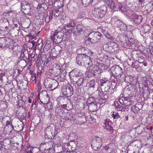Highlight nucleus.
I'll list each match as a JSON object with an SVG mask.
<instances>
[{"label": "nucleus", "mask_w": 153, "mask_h": 153, "mask_svg": "<svg viewBox=\"0 0 153 153\" xmlns=\"http://www.w3.org/2000/svg\"><path fill=\"white\" fill-rule=\"evenodd\" d=\"M57 128L53 124H51L45 130V138L50 139L54 138L57 132Z\"/></svg>", "instance_id": "obj_1"}, {"label": "nucleus", "mask_w": 153, "mask_h": 153, "mask_svg": "<svg viewBox=\"0 0 153 153\" xmlns=\"http://www.w3.org/2000/svg\"><path fill=\"white\" fill-rule=\"evenodd\" d=\"M127 16L133 23L138 25L140 23L143 19L141 16L131 11H129L127 13Z\"/></svg>", "instance_id": "obj_2"}, {"label": "nucleus", "mask_w": 153, "mask_h": 153, "mask_svg": "<svg viewBox=\"0 0 153 153\" xmlns=\"http://www.w3.org/2000/svg\"><path fill=\"white\" fill-rule=\"evenodd\" d=\"M107 10L106 6L103 5L99 7L95 8L92 12L94 16L97 18H100L102 17L105 14Z\"/></svg>", "instance_id": "obj_3"}, {"label": "nucleus", "mask_w": 153, "mask_h": 153, "mask_svg": "<svg viewBox=\"0 0 153 153\" xmlns=\"http://www.w3.org/2000/svg\"><path fill=\"white\" fill-rule=\"evenodd\" d=\"M100 83L101 85V88L102 91H104L108 93L111 92L113 90L111 87V83L105 79H102L100 80Z\"/></svg>", "instance_id": "obj_4"}, {"label": "nucleus", "mask_w": 153, "mask_h": 153, "mask_svg": "<svg viewBox=\"0 0 153 153\" xmlns=\"http://www.w3.org/2000/svg\"><path fill=\"white\" fill-rule=\"evenodd\" d=\"M93 69V74L95 77L99 78L101 76L100 73L105 68V65L103 64H98L96 66H92L91 69Z\"/></svg>", "instance_id": "obj_5"}, {"label": "nucleus", "mask_w": 153, "mask_h": 153, "mask_svg": "<svg viewBox=\"0 0 153 153\" xmlns=\"http://www.w3.org/2000/svg\"><path fill=\"white\" fill-rule=\"evenodd\" d=\"M102 145V139L99 137H96L91 142V146L94 150H99Z\"/></svg>", "instance_id": "obj_6"}, {"label": "nucleus", "mask_w": 153, "mask_h": 153, "mask_svg": "<svg viewBox=\"0 0 153 153\" xmlns=\"http://www.w3.org/2000/svg\"><path fill=\"white\" fill-rule=\"evenodd\" d=\"M61 92L64 96L70 97L73 94V89L70 85H64L62 88Z\"/></svg>", "instance_id": "obj_7"}, {"label": "nucleus", "mask_w": 153, "mask_h": 153, "mask_svg": "<svg viewBox=\"0 0 153 153\" xmlns=\"http://www.w3.org/2000/svg\"><path fill=\"white\" fill-rule=\"evenodd\" d=\"M69 75L70 79L72 81H75L78 78L83 76L82 73L77 69L73 70L70 72Z\"/></svg>", "instance_id": "obj_8"}, {"label": "nucleus", "mask_w": 153, "mask_h": 153, "mask_svg": "<svg viewBox=\"0 0 153 153\" xmlns=\"http://www.w3.org/2000/svg\"><path fill=\"white\" fill-rule=\"evenodd\" d=\"M40 101L43 104H46L50 100L49 96L47 91L44 90L38 94Z\"/></svg>", "instance_id": "obj_9"}, {"label": "nucleus", "mask_w": 153, "mask_h": 153, "mask_svg": "<svg viewBox=\"0 0 153 153\" xmlns=\"http://www.w3.org/2000/svg\"><path fill=\"white\" fill-rule=\"evenodd\" d=\"M112 122L108 119H106L105 120L103 126L104 128L106 131L110 134L112 133L113 131V127H112Z\"/></svg>", "instance_id": "obj_10"}, {"label": "nucleus", "mask_w": 153, "mask_h": 153, "mask_svg": "<svg viewBox=\"0 0 153 153\" xmlns=\"http://www.w3.org/2000/svg\"><path fill=\"white\" fill-rule=\"evenodd\" d=\"M119 102L121 104L127 106H130L133 103L129 97H122L119 99Z\"/></svg>", "instance_id": "obj_11"}, {"label": "nucleus", "mask_w": 153, "mask_h": 153, "mask_svg": "<svg viewBox=\"0 0 153 153\" xmlns=\"http://www.w3.org/2000/svg\"><path fill=\"white\" fill-rule=\"evenodd\" d=\"M88 36L92 37L94 43L98 42L101 38V34L98 32H93L90 33Z\"/></svg>", "instance_id": "obj_12"}, {"label": "nucleus", "mask_w": 153, "mask_h": 153, "mask_svg": "<svg viewBox=\"0 0 153 153\" xmlns=\"http://www.w3.org/2000/svg\"><path fill=\"white\" fill-rule=\"evenodd\" d=\"M112 73L121 77L123 74V70L119 66L116 65L112 67L111 68Z\"/></svg>", "instance_id": "obj_13"}, {"label": "nucleus", "mask_w": 153, "mask_h": 153, "mask_svg": "<svg viewBox=\"0 0 153 153\" xmlns=\"http://www.w3.org/2000/svg\"><path fill=\"white\" fill-rule=\"evenodd\" d=\"M11 40L8 38H7L3 39L2 41V44L0 45V46L4 48H9L13 50V47L11 45Z\"/></svg>", "instance_id": "obj_14"}, {"label": "nucleus", "mask_w": 153, "mask_h": 153, "mask_svg": "<svg viewBox=\"0 0 153 153\" xmlns=\"http://www.w3.org/2000/svg\"><path fill=\"white\" fill-rule=\"evenodd\" d=\"M99 99L98 104H102L105 103L108 98V96L102 92H98Z\"/></svg>", "instance_id": "obj_15"}, {"label": "nucleus", "mask_w": 153, "mask_h": 153, "mask_svg": "<svg viewBox=\"0 0 153 153\" xmlns=\"http://www.w3.org/2000/svg\"><path fill=\"white\" fill-rule=\"evenodd\" d=\"M86 115L84 111H80L77 114V116L78 117L77 119L82 123H84L87 120Z\"/></svg>", "instance_id": "obj_16"}, {"label": "nucleus", "mask_w": 153, "mask_h": 153, "mask_svg": "<svg viewBox=\"0 0 153 153\" xmlns=\"http://www.w3.org/2000/svg\"><path fill=\"white\" fill-rule=\"evenodd\" d=\"M84 59L85 60H84L82 66H85V67L89 66L90 69H91V66L93 64L92 60L90 59L89 57L87 55L85 57Z\"/></svg>", "instance_id": "obj_17"}, {"label": "nucleus", "mask_w": 153, "mask_h": 153, "mask_svg": "<svg viewBox=\"0 0 153 153\" xmlns=\"http://www.w3.org/2000/svg\"><path fill=\"white\" fill-rule=\"evenodd\" d=\"M86 55L83 54H78L76 58L77 64L79 65H82L84 60L85 57Z\"/></svg>", "instance_id": "obj_18"}, {"label": "nucleus", "mask_w": 153, "mask_h": 153, "mask_svg": "<svg viewBox=\"0 0 153 153\" xmlns=\"http://www.w3.org/2000/svg\"><path fill=\"white\" fill-rule=\"evenodd\" d=\"M61 69V67L59 65H56L55 67L52 68L51 72L54 76H56L60 73Z\"/></svg>", "instance_id": "obj_19"}, {"label": "nucleus", "mask_w": 153, "mask_h": 153, "mask_svg": "<svg viewBox=\"0 0 153 153\" xmlns=\"http://www.w3.org/2000/svg\"><path fill=\"white\" fill-rule=\"evenodd\" d=\"M140 94L143 95L144 98H147L150 94V92L148 89H143L142 88L140 87L139 86Z\"/></svg>", "instance_id": "obj_20"}, {"label": "nucleus", "mask_w": 153, "mask_h": 153, "mask_svg": "<svg viewBox=\"0 0 153 153\" xmlns=\"http://www.w3.org/2000/svg\"><path fill=\"white\" fill-rule=\"evenodd\" d=\"M88 109L91 112H94L98 110V105L95 102H91L88 104Z\"/></svg>", "instance_id": "obj_21"}, {"label": "nucleus", "mask_w": 153, "mask_h": 153, "mask_svg": "<svg viewBox=\"0 0 153 153\" xmlns=\"http://www.w3.org/2000/svg\"><path fill=\"white\" fill-rule=\"evenodd\" d=\"M82 26L80 25H78L76 30L74 31V30H72V28H71L69 30V33H73L74 35L77 36L82 31L83 29L82 28Z\"/></svg>", "instance_id": "obj_22"}, {"label": "nucleus", "mask_w": 153, "mask_h": 153, "mask_svg": "<svg viewBox=\"0 0 153 153\" xmlns=\"http://www.w3.org/2000/svg\"><path fill=\"white\" fill-rule=\"evenodd\" d=\"M58 36L57 38L54 37L52 38V40L56 43H59L62 42L63 39V35L61 33H57Z\"/></svg>", "instance_id": "obj_23"}, {"label": "nucleus", "mask_w": 153, "mask_h": 153, "mask_svg": "<svg viewBox=\"0 0 153 153\" xmlns=\"http://www.w3.org/2000/svg\"><path fill=\"white\" fill-rule=\"evenodd\" d=\"M142 107V105L139 103H137L131 107V110L134 113H137L138 111Z\"/></svg>", "instance_id": "obj_24"}, {"label": "nucleus", "mask_w": 153, "mask_h": 153, "mask_svg": "<svg viewBox=\"0 0 153 153\" xmlns=\"http://www.w3.org/2000/svg\"><path fill=\"white\" fill-rule=\"evenodd\" d=\"M142 85L145 87H148L149 85V81L146 76L143 77L140 81Z\"/></svg>", "instance_id": "obj_25"}, {"label": "nucleus", "mask_w": 153, "mask_h": 153, "mask_svg": "<svg viewBox=\"0 0 153 153\" xmlns=\"http://www.w3.org/2000/svg\"><path fill=\"white\" fill-rule=\"evenodd\" d=\"M53 79L51 78H46L44 80V86L46 88H50L52 83Z\"/></svg>", "instance_id": "obj_26"}, {"label": "nucleus", "mask_w": 153, "mask_h": 153, "mask_svg": "<svg viewBox=\"0 0 153 153\" xmlns=\"http://www.w3.org/2000/svg\"><path fill=\"white\" fill-rule=\"evenodd\" d=\"M73 82H75L79 86H82L84 82V79L83 76L79 77L76 79L75 81H72Z\"/></svg>", "instance_id": "obj_27"}, {"label": "nucleus", "mask_w": 153, "mask_h": 153, "mask_svg": "<svg viewBox=\"0 0 153 153\" xmlns=\"http://www.w3.org/2000/svg\"><path fill=\"white\" fill-rule=\"evenodd\" d=\"M135 91V86L134 85H130L126 87V91L128 92L127 94H131V92Z\"/></svg>", "instance_id": "obj_28"}, {"label": "nucleus", "mask_w": 153, "mask_h": 153, "mask_svg": "<svg viewBox=\"0 0 153 153\" xmlns=\"http://www.w3.org/2000/svg\"><path fill=\"white\" fill-rule=\"evenodd\" d=\"M114 107L115 109L117 111H124L126 109L125 107L120 105L117 101H115L114 102Z\"/></svg>", "instance_id": "obj_29"}, {"label": "nucleus", "mask_w": 153, "mask_h": 153, "mask_svg": "<svg viewBox=\"0 0 153 153\" xmlns=\"http://www.w3.org/2000/svg\"><path fill=\"white\" fill-rule=\"evenodd\" d=\"M21 7L22 9L26 10L30 8V5L27 1L23 0L21 1Z\"/></svg>", "instance_id": "obj_30"}, {"label": "nucleus", "mask_w": 153, "mask_h": 153, "mask_svg": "<svg viewBox=\"0 0 153 153\" xmlns=\"http://www.w3.org/2000/svg\"><path fill=\"white\" fill-rule=\"evenodd\" d=\"M102 32L106 37L111 40H113L114 38L111 36V35L108 33V31L105 29L102 28Z\"/></svg>", "instance_id": "obj_31"}, {"label": "nucleus", "mask_w": 153, "mask_h": 153, "mask_svg": "<svg viewBox=\"0 0 153 153\" xmlns=\"http://www.w3.org/2000/svg\"><path fill=\"white\" fill-rule=\"evenodd\" d=\"M59 85L58 82L56 80L53 79V81H52V83L51 85V87L50 88H51V89L53 90L56 88Z\"/></svg>", "instance_id": "obj_32"}, {"label": "nucleus", "mask_w": 153, "mask_h": 153, "mask_svg": "<svg viewBox=\"0 0 153 153\" xmlns=\"http://www.w3.org/2000/svg\"><path fill=\"white\" fill-rule=\"evenodd\" d=\"M111 116L113 118L114 120H115L117 119H120L121 118L119 113L117 111L112 112Z\"/></svg>", "instance_id": "obj_33"}, {"label": "nucleus", "mask_w": 153, "mask_h": 153, "mask_svg": "<svg viewBox=\"0 0 153 153\" xmlns=\"http://www.w3.org/2000/svg\"><path fill=\"white\" fill-rule=\"evenodd\" d=\"M85 42L87 44H90L92 43H94V41L92 39V37L89 36L88 38L87 37L85 38Z\"/></svg>", "instance_id": "obj_34"}, {"label": "nucleus", "mask_w": 153, "mask_h": 153, "mask_svg": "<svg viewBox=\"0 0 153 153\" xmlns=\"http://www.w3.org/2000/svg\"><path fill=\"white\" fill-rule=\"evenodd\" d=\"M93 1L92 0H82V4L85 7L88 6Z\"/></svg>", "instance_id": "obj_35"}, {"label": "nucleus", "mask_w": 153, "mask_h": 153, "mask_svg": "<svg viewBox=\"0 0 153 153\" xmlns=\"http://www.w3.org/2000/svg\"><path fill=\"white\" fill-rule=\"evenodd\" d=\"M118 27L122 30L126 31H127V27L126 25L123 22L121 23V25H120L118 26Z\"/></svg>", "instance_id": "obj_36"}, {"label": "nucleus", "mask_w": 153, "mask_h": 153, "mask_svg": "<svg viewBox=\"0 0 153 153\" xmlns=\"http://www.w3.org/2000/svg\"><path fill=\"white\" fill-rule=\"evenodd\" d=\"M69 145V143H64L61 146L63 150L62 151L63 152H67L68 147Z\"/></svg>", "instance_id": "obj_37"}, {"label": "nucleus", "mask_w": 153, "mask_h": 153, "mask_svg": "<svg viewBox=\"0 0 153 153\" xmlns=\"http://www.w3.org/2000/svg\"><path fill=\"white\" fill-rule=\"evenodd\" d=\"M76 25V23L75 21H70L69 23L66 26L68 28H69L70 27L72 28H71L72 30H73V28Z\"/></svg>", "instance_id": "obj_38"}, {"label": "nucleus", "mask_w": 153, "mask_h": 153, "mask_svg": "<svg viewBox=\"0 0 153 153\" xmlns=\"http://www.w3.org/2000/svg\"><path fill=\"white\" fill-rule=\"evenodd\" d=\"M118 10L121 12H125L126 10V9L125 8L121 3H119L118 6Z\"/></svg>", "instance_id": "obj_39"}, {"label": "nucleus", "mask_w": 153, "mask_h": 153, "mask_svg": "<svg viewBox=\"0 0 153 153\" xmlns=\"http://www.w3.org/2000/svg\"><path fill=\"white\" fill-rule=\"evenodd\" d=\"M128 42L130 43L131 45H134L137 43V40L132 38H129L128 39Z\"/></svg>", "instance_id": "obj_40"}, {"label": "nucleus", "mask_w": 153, "mask_h": 153, "mask_svg": "<svg viewBox=\"0 0 153 153\" xmlns=\"http://www.w3.org/2000/svg\"><path fill=\"white\" fill-rule=\"evenodd\" d=\"M125 80H128V82H132L134 81V77L131 76H126L125 78Z\"/></svg>", "instance_id": "obj_41"}, {"label": "nucleus", "mask_w": 153, "mask_h": 153, "mask_svg": "<svg viewBox=\"0 0 153 153\" xmlns=\"http://www.w3.org/2000/svg\"><path fill=\"white\" fill-rule=\"evenodd\" d=\"M60 12L58 10H54L53 11L52 16L56 17L59 16Z\"/></svg>", "instance_id": "obj_42"}, {"label": "nucleus", "mask_w": 153, "mask_h": 153, "mask_svg": "<svg viewBox=\"0 0 153 153\" xmlns=\"http://www.w3.org/2000/svg\"><path fill=\"white\" fill-rule=\"evenodd\" d=\"M61 33V32H58L57 30H55L53 31L52 33V35L51 36V39L52 40V38H54V37L57 38L58 35H57V33Z\"/></svg>", "instance_id": "obj_43"}, {"label": "nucleus", "mask_w": 153, "mask_h": 153, "mask_svg": "<svg viewBox=\"0 0 153 153\" xmlns=\"http://www.w3.org/2000/svg\"><path fill=\"white\" fill-rule=\"evenodd\" d=\"M6 126H7L9 128H10L12 130L14 129V127L12 125V123L11 121L7 120L6 121Z\"/></svg>", "instance_id": "obj_44"}, {"label": "nucleus", "mask_w": 153, "mask_h": 153, "mask_svg": "<svg viewBox=\"0 0 153 153\" xmlns=\"http://www.w3.org/2000/svg\"><path fill=\"white\" fill-rule=\"evenodd\" d=\"M108 6L109 7H110V8L114 10L115 8V6L114 4V2L112 1L111 2V3H110L108 5Z\"/></svg>", "instance_id": "obj_45"}, {"label": "nucleus", "mask_w": 153, "mask_h": 153, "mask_svg": "<svg viewBox=\"0 0 153 153\" xmlns=\"http://www.w3.org/2000/svg\"><path fill=\"white\" fill-rule=\"evenodd\" d=\"M90 87L94 88L95 85V82L94 79H92L91 80L90 82Z\"/></svg>", "instance_id": "obj_46"}, {"label": "nucleus", "mask_w": 153, "mask_h": 153, "mask_svg": "<svg viewBox=\"0 0 153 153\" xmlns=\"http://www.w3.org/2000/svg\"><path fill=\"white\" fill-rule=\"evenodd\" d=\"M75 135L74 134H70L69 137H68V139L69 140H70L71 141H73L74 140V139L73 136H74Z\"/></svg>", "instance_id": "obj_47"}, {"label": "nucleus", "mask_w": 153, "mask_h": 153, "mask_svg": "<svg viewBox=\"0 0 153 153\" xmlns=\"http://www.w3.org/2000/svg\"><path fill=\"white\" fill-rule=\"evenodd\" d=\"M122 22L120 21L119 20L117 19L116 20V21L115 22V24L118 27V26H119L121 24V23H122Z\"/></svg>", "instance_id": "obj_48"}, {"label": "nucleus", "mask_w": 153, "mask_h": 153, "mask_svg": "<svg viewBox=\"0 0 153 153\" xmlns=\"http://www.w3.org/2000/svg\"><path fill=\"white\" fill-rule=\"evenodd\" d=\"M24 51H25L24 50H22L21 52V55L20 56L21 59L23 58L25 56Z\"/></svg>", "instance_id": "obj_49"}, {"label": "nucleus", "mask_w": 153, "mask_h": 153, "mask_svg": "<svg viewBox=\"0 0 153 153\" xmlns=\"http://www.w3.org/2000/svg\"><path fill=\"white\" fill-rule=\"evenodd\" d=\"M36 74H34L33 75H31V76L30 79L32 80V81H33L34 80L36 81Z\"/></svg>", "instance_id": "obj_50"}, {"label": "nucleus", "mask_w": 153, "mask_h": 153, "mask_svg": "<svg viewBox=\"0 0 153 153\" xmlns=\"http://www.w3.org/2000/svg\"><path fill=\"white\" fill-rule=\"evenodd\" d=\"M37 10L38 12L40 13H42V10H43V7H37Z\"/></svg>", "instance_id": "obj_51"}, {"label": "nucleus", "mask_w": 153, "mask_h": 153, "mask_svg": "<svg viewBox=\"0 0 153 153\" xmlns=\"http://www.w3.org/2000/svg\"><path fill=\"white\" fill-rule=\"evenodd\" d=\"M51 19V18L50 16H47L45 18V21L46 23H48Z\"/></svg>", "instance_id": "obj_52"}, {"label": "nucleus", "mask_w": 153, "mask_h": 153, "mask_svg": "<svg viewBox=\"0 0 153 153\" xmlns=\"http://www.w3.org/2000/svg\"><path fill=\"white\" fill-rule=\"evenodd\" d=\"M38 3L41 4H43L45 2V0H36V1Z\"/></svg>", "instance_id": "obj_53"}, {"label": "nucleus", "mask_w": 153, "mask_h": 153, "mask_svg": "<svg viewBox=\"0 0 153 153\" xmlns=\"http://www.w3.org/2000/svg\"><path fill=\"white\" fill-rule=\"evenodd\" d=\"M72 146L69 145L68 147V149L66 153H69L71 152V148Z\"/></svg>", "instance_id": "obj_54"}, {"label": "nucleus", "mask_w": 153, "mask_h": 153, "mask_svg": "<svg viewBox=\"0 0 153 153\" xmlns=\"http://www.w3.org/2000/svg\"><path fill=\"white\" fill-rule=\"evenodd\" d=\"M39 41L38 42H39ZM42 41H41L40 42V43H39V42H37L36 43V46H38V47L40 46V45H41V46H40L39 47V48H42Z\"/></svg>", "instance_id": "obj_55"}, {"label": "nucleus", "mask_w": 153, "mask_h": 153, "mask_svg": "<svg viewBox=\"0 0 153 153\" xmlns=\"http://www.w3.org/2000/svg\"><path fill=\"white\" fill-rule=\"evenodd\" d=\"M4 75V73L0 70V80L1 81L2 80V77Z\"/></svg>", "instance_id": "obj_56"}, {"label": "nucleus", "mask_w": 153, "mask_h": 153, "mask_svg": "<svg viewBox=\"0 0 153 153\" xmlns=\"http://www.w3.org/2000/svg\"><path fill=\"white\" fill-rule=\"evenodd\" d=\"M45 104H47V107L48 108V109H50L52 107L51 106V102H47V103Z\"/></svg>", "instance_id": "obj_57"}, {"label": "nucleus", "mask_w": 153, "mask_h": 153, "mask_svg": "<svg viewBox=\"0 0 153 153\" xmlns=\"http://www.w3.org/2000/svg\"><path fill=\"white\" fill-rule=\"evenodd\" d=\"M104 3L107 4L108 5L110 4V3L112 1L111 0H103Z\"/></svg>", "instance_id": "obj_58"}, {"label": "nucleus", "mask_w": 153, "mask_h": 153, "mask_svg": "<svg viewBox=\"0 0 153 153\" xmlns=\"http://www.w3.org/2000/svg\"><path fill=\"white\" fill-rule=\"evenodd\" d=\"M103 148L105 150V151L107 152L108 153V150H109L110 149L109 147L108 146H105Z\"/></svg>", "instance_id": "obj_59"}, {"label": "nucleus", "mask_w": 153, "mask_h": 153, "mask_svg": "<svg viewBox=\"0 0 153 153\" xmlns=\"http://www.w3.org/2000/svg\"><path fill=\"white\" fill-rule=\"evenodd\" d=\"M29 27H24L22 30L24 31L25 32L27 33H28L29 32V30L28 28Z\"/></svg>", "instance_id": "obj_60"}, {"label": "nucleus", "mask_w": 153, "mask_h": 153, "mask_svg": "<svg viewBox=\"0 0 153 153\" xmlns=\"http://www.w3.org/2000/svg\"><path fill=\"white\" fill-rule=\"evenodd\" d=\"M117 16H115V17H114V18H112L111 19V21L112 22H115L116 20H117Z\"/></svg>", "instance_id": "obj_61"}, {"label": "nucleus", "mask_w": 153, "mask_h": 153, "mask_svg": "<svg viewBox=\"0 0 153 153\" xmlns=\"http://www.w3.org/2000/svg\"><path fill=\"white\" fill-rule=\"evenodd\" d=\"M99 153H108L107 152L105 151V150L103 148L99 152Z\"/></svg>", "instance_id": "obj_62"}, {"label": "nucleus", "mask_w": 153, "mask_h": 153, "mask_svg": "<svg viewBox=\"0 0 153 153\" xmlns=\"http://www.w3.org/2000/svg\"><path fill=\"white\" fill-rule=\"evenodd\" d=\"M35 56V55L34 54H32V55H31V60L30 61H34Z\"/></svg>", "instance_id": "obj_63"}, {"label": "nucleus", "mask_w": 153, "mask_h": 153, "mask_svg": "<svg viewBox=\"0 0 153 153\" xmlns=\"http://www.w3.org/2000/svg\"><path fill=\"white\" fill-rule=\"evenodd\" d=\"M28 152H33V147H28Z\"/></svg>", "instance_id": "obj_64"}]
</instances>
